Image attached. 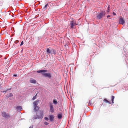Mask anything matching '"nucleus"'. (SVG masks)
Segmentation results:
<instances>
[{
    "mask_svg": "<svg viewBox=\"0 0 128 128\" xmlns=\"http://www.w3.org/2000/svg\"><path fill=\"white\" fill-rule=\"evenodd\" d=\"M24 44V42H23V41H22L20 44V46H22V45Z\"/></svg>",
    "mask_w": 128,
    "mask_h": 128,
    "instance_id": "393cba45",
    "label": "nucleus"
},
{
    "mask_svg": "<svg viewBox=\"0 0 128 128\" xmlns=\"http://www.w3.org/2000/svg\"><path fill=\"white\" fill-rule=\"evenodd\" d=\"M10 100H11V99H10V98L9 99Z\"/></svg>",
    "mask_w": 128,
    "mask_h": 128,
    "instance_id": "72a5a7b5",
    "label": "nucleus"
},
{
    "mask_svg": "<svg viewBox=\"0 0 128 128\" xmlns=\"http://www.w3.org/2000/svg\"><path fill=\"white\" fill-rule=\"evenodd\" d=\"M30 82L31 83L35 84L36 83V81L35 80L32 79H30Z\"/></svg>",
    "mask_w": 128,
    "mask_h": 128,
    "instance_id": "9d476101",
    "label": "nucleus"
},
{
    "mask_svg": "<svg viewBox=\"0 0 128 128\" xmlns=\"http://www.w3.org/2000/svg\"><path fill=\"white\" fill-rule=\"evenodd\" d=\"M2 116L3 117L6 118H8L10 117V116L8 114H6V112H3L2 113Z\"/></svg>",
    "mask_w": 128,
    "mask_h": 128,
    "instance_id": "423d86ee",
    "label": "nucleus"
},
{
    "mask_svg": "<svg viewBox=\"0 0 128 128\" xmlns=\"http://www.w3.org/2000/svg\"><path fill=\"white\" fill-rule=\"evenodd\" d=\"M50 105V112L52 113H53L54 112V109L53 107V104L51 102H49Z\"/></svg>",
    "mask_w": 128,
    "mask_h": 128,
    "instance_id": "39448f33",
    "label": "nucleus"
},
{
    "mask_svg": "<svg viewBox=\"0 0 128 128\" xmlns=\"http://www.w3.org/2000/svg\"><path fill=\"white\" fill-rule=\"evenodd\" d=\"M13 76H15V77H17V75L16 74H14L13 75Z\"/></svg>",
    "mask_w": 128,
    "mask_h": 128,
    "instance_id": "c756f323",
    "label": "nucleus"
},
{
    "mask_svg": "<svg viewBox=\"0 0 128 128\" xmlns=\"http://www.w3.org/2000/svg\"><path fill=\"white\" fill-rule=\"evenodd\" d=\"M110 12V9H107V12H108V13Z\"/></svg>",
    "mask_w": 128,
    "mask_h": 128,
    "instance_id": "c85d7f7f",
    "label": "nucleus"
},
{
    "mask_svg": "<svg viewBox=\"0 0 128 128\" xmlns=\"http://www.w3.org/2000/svg\"><path fill=\"white\" fill-rule=\"evenodd\" d=\"M91 100H90L89 101V103L88 104L89 106H92V103H91Z\"/></svg>",
    "mask_w": 128,
    "mask_h": 128,
    "instance_id": "6ab92c4d",
    "label": "nucleus"
},
{
    "mask_svg": "<svg viewBox=\"0 0 128 128\" xmlns=\"http://www.w3.org/2000/svg\"><path fill=\"white\" fill-rule=\"evenodd\" d=\"M110 15H108L107 16V18H108L110 17Z\"/></svg>",
    "mask_w": 128,
    "mask_h": 128,
    "instance_id": "473e14b6",
    "label": "nucleus"
},
{
    "mask_svg": "<svg viewBox=\"0 0 128 128\" xmlns=\"http://www.w3.org/2000/svg\"><path fill=\"white\" fill-rule=\"evenodd\" d=\"M74 26H76V25H78V24H77L76 23V21H74Z\"/></svg>",
    "mask_w": 128,
    "mask_h": 128,
    "instance_id": "b1692460",
    "label": "nucleus"
},
{
    "mask_svg": "<svg viewBox=\"0 0 128 128\" xmlns=\"http://www.w3.org/2000/svg\"><path fill=\"white\" fill-rule=\"evenodd\" d=\"M62 114H59L58 115V119H60L62 118Z\"/></svg>",
    "mask_w": 128,
    "mask_h": 128,
    "instance_id": "f3484780",
    "label": "nucleus"
},
{
    "mask_svg": "<svg viewBox=\"0 0 128 128\" xmlns=\"http://www.w3.org/2000/svg\"><path fill=\"white\" fill-rule=\"evenodd\" d=\"M46 52L47 54H54L55 55L56 54V50L53 48L50 47L46 48Z\"/></svg>",
    "mask_w": 128,
    "mask_h": 128,
    "instance_id": "f03ea898",
    "label": "nucleus"
},
{
    "mask_svg": "<svg viewBox=\"0 0 128 128\" xmlns=\"http://www.w3.org/2000/svg\"><path fill=\"white\" fill-rule=\"evenodd\" d=\"M33 127V126L32 125L29 128H32Z\"/></svg>",
    "mask_w": 128,
    "mask_h": 128,
    "instance_id": "2f4dec72",
    "label": "nucleus"
},
{
    "mask_svg": "<svg viewBox=\"0 0 128 128\" xmlns=\"http://www.w3.org/2000/svg\"><path fill=\"white\" fill-rule=\"evenodd\" d=\"M50 120V121L52 122L53 120L54 117L53 115H50L49 116Z\"/></svg>",
    "mask_w": 128,
    "mask_h": 128,
    "instance_id": "1a4fd4ad",
    "label": "nucleus"
},
{
    "mask_svg": "<svg viewBox=\"0 0 128 128\" xmlns=\"http://www.w3.org/2000/svg\"><path fill=\"white\" fill-rule=\"evenodd\" d=\"M103 101L104 102L106 103H108L109 104H111L110 102L108 101L106 98L104 99Z\"/></svg>",
    "mask_w": 128,
    "mask_h": 128,
    "instance_id": "4468645a",
    "label": "nucleus"
},
{
    "mask_svg": "<svg viewBox=\"0 0 128 128\" xmlns=\"http://www.w3.org/2000/svg\"><path fill=\"white\" fill-rule=\"evenodd\" d=\"M13 96V94L12 93H10L9 94H7L6 98L8 99L9 98Z\"/></svg>",
    "mask_w": 128,
    "mask_h": 128,
    "instance_id": "f8f14e48",
    "label": "nucleus"
},
{
    "mask_svg": "<svg viewBox=\"0 0 128 128\" xmlns=\"http://www.w3.org/2000/svg\"><path fill=\"white\" fill-rule=\"evenodd\" d=\"M105 11H102L96 15V17L98 19L100 20L105 16Z\"/></svg>",
    "mask_w": 128,
    "mask_h": 128,
    "instance_id": "20e7f679",
    "label": "nucleus"
},
{
    "mask_svg": "<svg viewBox=\"0 0 128 128\" xmlns=\"http://www.w3.org/2000/svg\"><path fill=\"white\" fill-rule=\"evenodd\" d=\"M44 119L46 121H48V117H45L44 118Z\"/></svg>",
    "mask_w": 128,
    "mask_h": 128,
    "instance_id": "4be33fe9",
    "label": "nucleus"
},
{
    "mask_svg": "<svg viewBox=\"0 0 128 128\" xmlns=\"http://www.w3.org/2000/svg\"><path fill=\"white\" fill-rule=\"evenodd\" d=\"M18 42V40H16L15 42L16 44H17Z\"/></svg>",
    "mask_w": 128,
    "mask_h": 128,
    "instance_id": "bb28decb",
    "label": "nucleus"
},
{
    "mask_svg": "<svg viewBox=\"0 0 128 128\" xmlns=\"http://www.w3.org/2000/svg\"><path fill=\"white\" fill-rule=\"evenodd\" d=\"M16 109L17 110H21L22 109V107L20 106H17L16 107Z\"/></svg>",
    "mask_w": 128,
    "mask_h": 128,
    "instance_id": "ddd939ff",
    "label": "nucleus"
},
{
    "mask_svg": "<svg viewBox=\"0 0 128 128\" xmlns=\"http://www.w3.org/2000/svg\"><path fill=\"white\" fill-rule=\"evenodd\" d=\"M9 89H7L6 90H5L3 92H6L8 91V90H9Z\"/></svg>",
    "mask_w": 128,
    "mask_h": 128,
    "instance_id": "cd10ccee",
    "label": "nucleus"
},
{
    "mask_svg": "<svg viewBox=\"0 0 128 128\" xmlns=\"http://www.w3.org/2000/svg\"><path fill=\"white\" fill-rule=\"evenodd\" d=\"M114 96H112V104L114 103Z\"/></svg>",
    "mask_w": 128,
    "mask_h": 128,
    "instance_id": "a211bd4d",
    "label": "nucleus"
},
{
    "mask_svg": "<svg viewBox=\"0 0 128 128\" xmlns=\"http://www.w3.org/2000/svg\"><path fill=\"white\" fill-rule=\"evenodd\" d=\"M44 124L45 125H48L49 124V123L47 122H44Z\"/></svg>",
    "mask_w": 128,
    "mask_h": 128,
    "instance_id": "412c9836",
    "label": "nucleus"
},
{
    "mask_svg": "<svg viewBox=\"0 0 128 128\" xmlns=\"http://www.w3.org/2000/svg\"><path fill=\"white\" fill-rule=\"evenodd\" d=\"M48 70H41L37 71L38 73H42V74L44 76L50 79L51 76L50 72H48Z\"/></svg>",
    "mask_w": 128,
    "mask_h": 128,
    "instance_id": "f257e3e1",
    "label": "nucleus"
},
{
    "mask_svg": "<svg viewBox=\"0 0 128 128\" xmlns=\"http://www.w3.org/2000/svg\"><path fill=\"white\" fill-rule=\"evenodd\" d=\"M113 14L114 16H115L116 15V14L114 12H113L112 13Z\"/></svg>",
    "mask_w": 128,
    "mask_h": 128,
    "instance_id": "a878e982",
    "label": "nucleus"
},
{
    "mask_svg": "<svg viewBox=\"0 0 128 128\" xmlns=\"http://www.w3.org/2000/svg\"><path fill=\"white\" fill-rule=\"evenodd\" d=\"M110 5H108V6L107 8V9H110Z\"/></svg>",
    "mask_w": 128,
    "mask_h": 128,
    "instance_id": "7c9ffc66",
    "label": "nucleus"
},
{
    "mask_svg": "<svg viewBox=\"0 0 128 128\" xmlns=\"http://www.w3.org/2000/svg\"><path fill=\"white\" fill-rule=\"evenodd\" d=\"M48 6V4H46L44 6V8H46L47 6Z\"/></svg>",
    "mask_w": 128,
    "mask_h": 128,
    "instance_id": "5701e85b",
    "label": "nucleus"
},
{
    "mask_svg": "<svg viewBox=\"0 0 128 128\" xmlns=\"http://www.w3.org/2000/svg\"><path fill=\"white\" fill-rule=\"evenodd\" d=\"M119 24L123 25L125 23V21L123 18H121L119 19Z\"/></svg>",
    "mask_w": 128,
    "mask_h": 128,
    "instance_id": "0eeeda50",
    "label": "nucleus"
},
{
    "mask_svg": "<svg viewBox=\"0 0 128 128\" xmlns=\"http://www.w3.org/2000/svg\"><path fill=\"white\" fill-rule=\"evenodd\" d=\"M53 102L55 104H58V102L56 99L54 98L53 100Z\"/></svg>",
    "mask_w": 128,
    "mask_h": 128,
    "instance_id": "dca6fc26",
    "label": "nucleus"
},
{
    "mask_svg": "<svg viewBox=\"0 0 128 128\" xmlns=\"http://www.w3.org/2000/svg\"><path fill=\"white\" fill-rule=\"evenodd\" d=\"M39 100H37L34 102L33 103L34 106H37V105L38 104V102Z\"/></svg>",
    "mask_w": 128,
    "mask_h": 128,
    "instance_id": "2eb2a0df",
    "label": "nucleus"
},
{
    "mask_svg": "<svg viewBox=\"0 0 128 128\" xmlns=\"http://www.w3.org/2000/svg\"><path fill=\"white\" fill-rule=\"evenodd\" d=\"M70 27L72 28H74V21L72 20L70 22Z\"/></svg>",
    "mask_w": 128,
    "mask_h": 128,
    "instance_id": "6e6552de",
    "label": "nucleus"
},
{
    "mask_svg": "<svg viewBox=\"0 0 128 128\" xmlns=\"http://www.w3.org/2000/svg\"><path fill=\"white\" fill-rule=\"evenodd\" d=\"M34 106V110L35 112L37 111L39 108V107L38 106Z\"/></svg>",
    "mask_w": 128,
    "mask_h": 128,
    "instance_id": "9b49d317",
    "label": "nucleus"
},
{
    "mask_svg": "<svg viewBox=\"0 0 128 128\" xmlns=\"http://www.w3.org/2000/svg\"><path fill=\"white\" fill-rule=\"evenodd\" d=\"M36 95L35 96H34L32 98V99L33 100H34L36 98Z\"/></svg>",
    "mask_w": 128,
    "mask_h": 128,
    "instance_id": "aec40b11",
    "label": "nucleus"
},
{
    "mask_svg": "<svg viewBox=\"0 0 128 128\" xmlns=\"http://www.w3.org/2000/svg\"><path fill=\"white\" fill-rule=\"evenodd\" d=\"M39 112V114L38 115L36 114V116L35 115L33 116L32 118L34 120L37 118H42L43 116V111H40Z\"/></svg>",
    "mask_w": 128,
    "mask_h": 128,
    "instance_id": "7ed1b4c3",
    "label": "nucleus"
}]
</instances>
